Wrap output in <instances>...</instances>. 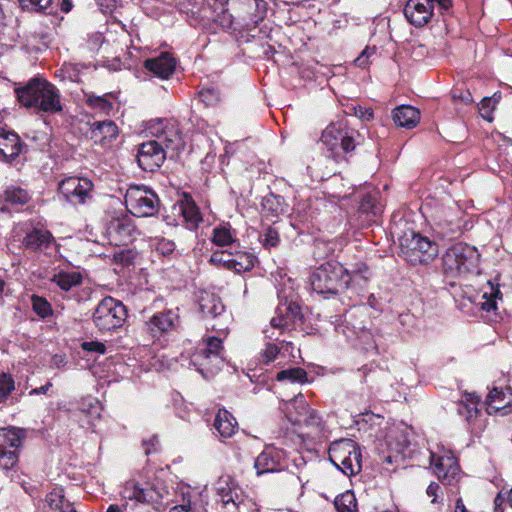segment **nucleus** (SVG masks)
Here are the masks:
<instances>
[{
	"label": "nucleus",
	"instance_id": "49530a36",
	"mask_svg": "<svg viewBox=\"0 0 512 512\" xmlns=\"http://www.w3.org/2000/svg\"><path fill=\"white\" fill-rule=\"evenodd\" d=\"M46 502L51 509L59 510V512L64 509L66 503H70L65 500L63 490L60 488H56L50 492L46 496Z\"/></svg>",
	"mask_w": 512,
	"mask_h": 512
},
{
	"label": "nucleus",
	"instance_id": "a19ab883",
	"mask_svg": "<svg viewBox=\"0 0 512 512\" xmlns=\"http://www.w3.org/2000/svg\"><path fill=\"white\" fill-rule=\"evenodd\" d=\"M15 390L13 377L5 372L0 374V404L5 403L12 391Z\"/></svg>",
	"mask_w": 512,
	"mask_h": 512
},
{
	"label": "nucleus",
	"instance_id": "603ef678",
	"mask_svg": "<svg viewBox=\"0 0 512 512\" xmlns=\"http://www.w3.org/2000/svg\"><path fill=\"white\" fill-rule=\"evenodd\" d=\"M279 347L276 344L273 343H267L265 346V349L263 351V358L265 363L272 362L279 353Z\"/></svg>",
	"mask_w": 512,
	"mask_h": 512
},
{
	"label": "nucleus",
	"instance_id": "5fc2aeb1",
	"mask_svg": "<svg viewBox=\"0 0 512 512\" xmlns=\"http://www.w3.org/2000/svg\"><path fill=\"white\" fill-rule=\"evenodd\" d=\"M82 348L85 351L96 352L99 354H104L106 351L105 345L98 341L84 342L82 344Z\"/></svg>",
	"mask_w": 512,
	"mask_h": 512
},
{
	"label": "nucleus",
	"instance_id": "bb28decb",
	"mask_svg": "<svg viewBox=\"0 0 512 512\" xmlns=\"http://www.w3.org/2000/svg\"><path fill=\"white\" fill-rule=\"evenodd\" d=\"M393 121L399 127L414 128L420 121V111L410 105H401L394 109Z\"/></svg>",
	"mask_w": 512,
	"mask_h": 512
},
{
	"label": "nucleus",
	"instance_id": "ddd939ff",
	"mask_svg": "<svg viewBox=\"0 0 512 512\" xmlns=\"http://www.w3.org/2000/svg\"><path fill=\"white\" fill-rule=\"evenodd\" d=\"M430 464L433 473L444 485H452L460 477V467L457 459L451 451L443 447L437 448V451H430Z\"/></svg>",
	"mask_w": 512,
	"mask_h": 512
},
{
	"label": "nucleus",
	"instance_id": "a18cd8bd",
	"mask_svg": "<svg viewBox=\"0 0 512 512\" xmlns=\"http://www.w3.org/2000/svg\"><path fill=\"white\" fill-rule=\"evenodd\" d=\"M260 242L266 249H271L278 246L280 243L278 230L272 226L267 227L263 234L260 236Z\"/></svg>",
	"mask_w": 512,
	"mask_h": 512
},
{
	"label": "nucleus",
	"instance_id": "13d9d810",
	"mask_svg": "<svg viewBox=\"0 0 512 512\" xmlns=\"http://www.w3.org/2000/svg\"><path fill=\"white\" fill-rule=\"evenodd\" d=\"M499 293V290H497L495 293H491L490 298H487V293L483 295V298L485 299L484 302L481 303V308L485 311H491L493 309H496V301L495 297Z\"/></svg>",
	"mask_w": 512,
	"mask_h": 512
},
{
	"label": "nucleus",
	"instance_id": "c9c22d12",
	"mask_svg": "<svg viewBox=\"0 0 512 512\" xmlns=\"http://www.w3.org/2000/svg\"><path fill=\"white\" fill-rule=\"evenodd\" d=\"M361 458V451L358 446L356 451L352 452L346 461L341 464L339 470L347 476L358 474L362 469Z\"/></svg>",
	"mask_w": 512,
	"mask_h": 512
},
{
	"label": "nucleus",
	"instance_id": "1a4fd4ad",
	"mask_svg": "<svg viewBox=\"0 0 512 512\" xmlns=\"http://www.w3.org/2000/svg\"><path fill=\"white\" fill-rule=\"evenodd\" d=\"M127 317L126 307L112 297H105L93 313V322L102 332H109L123 325Z\"/></svg>",
	"mask_w": 512,
	"mask_h": 512
},
{
	"label": "nucleus",
	"instance_id": "0e129e2a",
	"mask_svg": "<svg viewBox=\"0 0 512 512\" xmlns=\"http://www.w3.org/2000/svg\"><path fill=\"white\" fill-rule=\"evenodd\" d=\"M248 7V9L258 10L261 7H264V2L262 0H238Z\"/></svg>",
	"mask_w": 512,
	"mask_h": 512
},
{
	"label": "nucleus",
	"instance_id": "a211bd4d",
	"mask_svg": "<svg viewBox=\"0 0 512 512\" xmlns=\"http://www.w3.org/2000/svg\"><path fill=\"white\" fill-rule=\"evenodd\" d=\"M107 235L116 245H126L137 234L133 219L129 215L113 217L107 224Z\"/></svg>",
	"mask_w": 512,
	"mask_h": 512
},
{
	"label": "nucleus",
	"instance_id": "b1692460",
	"mask_svg": "<svg viewBox=\"0 0 512 512\" xmlns=\"http://www.w3.org/2000/svg\"><path fill=\"white\" fill-rule=\"evenodd\" d=\"M91 139L96 144L107 145L118 136V127L112 120L97 121L90 128Z\"/></svg>",
	"mask_w": 512,
	"mask_h": 512
},
{
	"label": "nucleus",
	"instance_id": "f8f14e48",
	"mask_svg": "<svg viewBox=\"0 0 512 512\" xmlns=\"http://www.w3.org/2000/svg\"><path fill=\"white\" fill-rule=\"evenodd\" d=\"M146 131L160 144L172 151L183 149L179 125L174 119L158 118L146 123Z\"/></svg>",
	"mask_w": 512,
	"mask_h": 512
},
{
	"label": "nucleus",
	"instance_id": "338daca9",
	"mask_svg": "<svg viewBox=\"0 0 512 512\" xmlns=\"http://www.w3.org/2000/svg\"><path fill=\"white\" fill-rule=\"evenodd\" d=\"M491 102H492L491 98H488V97L483 98L482 101H481V108H480V110L489 109Z\"/></svg>",
	"mask_w": 512,
	"mask_h": 512
},
{
	"label": "nucleus",
	"instance_id": "39448f33",
	"mask_svg": "<svg viewBox=\"0 0 512 512\" xmlns=\"http://www.w3.org/2000/svg\"><path fill=\"white\" fill-rule=\"evenodd\" d=\"M401 256L411 265H426L438 255V245L429 238L413 231L400 238Z\"/></svg>",
	"mask_w": 512,
	"mask_h": 512
},
{
	"label": "nucleus",
	"instance_id": "e433bc0d",
	"mask_svg": "<svg viewBox=\"0 0 512 512\" xmlns=\"http://www.w3.org/2000/svg\"><path fill=\"white\" fill-rule=\"evenodd\" d=\"M337 512H356L357 503L353 492L346 491L345 493L336 497L334 501Z\"/></svg>",
	"mask_w": 512,
	"mask_h": 512
},
{
	"label": "nucleus",
	"instance_id": "3c124183",
	"mask_svg": "<svg viewBox=\"0 0 512 512\" xmlns=\"http://www.w3.org/2000/svg\"><path fill=\"white\" fill-rule=\"evenodd\" d=\"M459 415L463 416L467 421H471L477 416L476 402L471 401V404H459L458 406Z\"/></svg>",
	"mask_w": 512,
	"mask_h": 512
},
{
	"label": "nucleus",
	"instance_id": "09e8293b",
	"mask_svg": "<svg viewBox=\"0 0 512 512\" xmlns=\"http://www.w3.org/2000/svg\"><path fill=\"white\" fill-rule=\"evenodd\" d=\"M19 3L23 9L43 11L51 5L52 0H19Z\"/></svg>",
	"mask_w": 512,
	"mask_h": 512
},
{
	"label": "nucleus",
	"instance_id": "bf43d9fd",
	"mask_svg": "<svg viewBox=\"0 0 512 512\" xmlns=\"http://www.w3.org/2000/svg\"><path fill=\"white\" fill-rule=\"evenodd\" d=\"M174 249H175V244L172 241L165 240V239H162L161 241H159V243L157 245V250L163 255L172 253L174 251Z\"/></svg>",
	"mask_w": 512,
	"mask_h": 512
},
{
	"label": "nucleus",
	"instance_id": "aec40b11",
	"mask_svg": "<svg viewBox=\"0 0 512 512\" xmlns=\"http://www.w3.org/2000/svg\"><path fill=\"white\" fill-rule=\"evenodd\" d=\"M179 324L180 316L178 309H169L165 312L156 313L146 323L148 331L154 337L177 329Z\"/></svg>",
	"mask_w": 512,
	"mask_h": 512
},
{
	"label": "nucleus",
	"instance_id": "473e14b6",
	"mask_svg": "<svg viewBox=\"0 0 512 512\" xmlns=\"http://www.w3.org/2000/svg\"><path fill=\"white\" fill-rule=\"evenodd\" d=\"M3 199L12 205H25L30 201L31 195L27 190L12 185L5 189Z\"/></svg>",
	"mask_w": 512,
	"mask_h": 512
},
{
	"label": "nucleus",
	"instance_id": "69168bd1",
	"mask_svg": "<svg viewBox=\"0 0 512 512\" xmlns=\"http://www.w3.org/2000/svg\"><path fill=\"white\" fill-rule=\"evenodd\" d=\"M52 386L51 382H47L45 385L43 386H40L38 388H35V389H32L30 391V394L31 395H39V394H46L47 391L50 389V387Z\"/></svg>",
	"mask_w": 512,
	"mask_h": 512
},
{
	"label": "nucleus",
	"instance_id": "0eeeda50",
	"mask_svg": "<svg viewBox=\"0 0 512 512\" xmlns=\"http://www.w3.org/2000/svg\"><path fill=\"white\" fill-rule=\"evenodd\" d=\"M358 131L350 128L343 120L333 122L322 133L321 141L333 153V157L339 156V151L351 152L356 147Z\"/></svg>",
	"mask_w": 512,
	"mask_h": 512
},
{
	"label": "nucleus",
	"instance_id": "58836bf2",
	"mask_svg": "<svg viewBox=\"0 0 512 512\" xmlns=\"http://www.w3.org/2000/svg\"><path fill=\"white\" fill-rule=\"evenodd\" d=\"M182 215L190 229H195L201 221L198 208L192 202H186L181 206Z\"/></svg>",
	"mask_w": 512,
	"mask_h": 512
},
{
	"label": "nucleus",
	"instance_id": "6e6552de",
	"mask_svg": "<svg viewBox=\"0 0 512 512\" xmlns=\"http://www.w3.org/2000/svg\"><path fill=\"white\" fill-rule=\"evenodd\" d=\"M120 495L125 502V507L128 505V501H132L135 504L151 505L156 511L164 509V493L148 482L141 483L130 479L122 486Z\"/></svg>",
	"mask_w": 512,
	"mask_h": 512
},
{
	"label": "nucleus",
	"instance_id": "f257e3e1",
	"mask_svg": "<svg viewBox=\"0 0 512 512\" xmlns=\"http://www.w3.org/2000/svg\"><path fill=\"white\" fill-rule=\"evenodd\" d=\"M199 308L205 317L214 320L210 328L218 336H208L197 345L190 355V364L205 378L214 377L222 368L225 360L223 338L227 334L231 316L226 312L220 298L210 293H203L199 298Z\"/></svg>",
	"mask_w": 512,
	"mask_h": 512
},
{
	"label": "nucleus",
	"instance_id": "052dcab7",
	"mask_svg": "<svg viewBox=\"0 0 512 512\" xmlns=\"http://www.w3.org/2000/svg\"><path fill=\"white\" fill-rule=\"evenodd\" d=\"M292 403H294V398L289 401H284L280 406V409L285 414V416L288 420H289V411L292 412V415H299V412H300L299 409L292 407V405H291Z\"/></svg>",
	"mask_w": 512,
	"mask_h": 512
},
{
	"label": "nucleus",
	"instance_id": "de8ad7c7",
	"mask_svg": "<svg viewBox=\"0 0 512 512\" xmlns=\"http://www.w3.org/2000/svg\"><path fill=\"white\" fill-rule=\"evenodd\" d=\"M209 262L214 265L223 266L229 270H232V254L226 253L225 251L214 252Z\"/></svg>",
	"mask_w": 512,
	"mask_h": 512
},
{
	"label": "nucleus",
	"instance_id": "6ab92c4d",
	"mask_svg": "<svg viewBox=\"0 0 512 512\" xmlns=\"http://www.w3.org/2000/svg\"><path fill=\"white\" fill-rule=\"evenodd\" d=\"M286 467L285 454L276 448H266L260 453L254 462V468L258 476L265 473H274L284 470Z\"/></svg>",
	"mask_w": 512,
	"mask_h": 512
},
{
	"label": "nucleus",
	"instance_id": "72a5a7b5",
	"mask_svg": "<svg viewBox=\"0 0 512 512\" xmlns=\"http://www.w3.org/2000/svg\"><path fill=\"white\" fill-rule=\"evenodd\" d=\"M109 94L98 96L94 93H85L87 105L98 112L109 115L113 109V104L108 99Z\"/></svg>",
	"mask_w": 512,
	"mask_h": 512
},
{
	"label": "nucleus",
	"instance_id": "774afa93",
	"mask_svg": "<svg viewBox=\"0 0 512 512\" xmlns=\"http://www.w3.org/2000/svg\"><path fill=\"white\" fill-rule=\"evenodd\" d=\"M455 512H467L461 499H458L456 502Z\"/></svg>",
	"mask_w": 512,
	"mask_h": 512
},
{
	"label": "nucleus",
	"instance_id": "cd10ccee",
	"mask_svg": "<svg viewBox=\"0 0 512 512\" xmlns=\"http://www.w3.org/2000/svg\"><path fill=\"white\" fill-rule=\"evenodd\" d=\"M238 423L233 415L220 409L214 420V428L222 438H230L236 431Z\"/></svg>",
	"mask_w": 512,
	"mask_h": 512
},
{
	"label": "nucleus",
	"instance_id": "dca6fc26",
	"mask_svg": "<svg viewBox=\"0 0 512 512\" xmlns=\"http://www.w3.org/2000/svg\"><path fill=\"white\" fill-rule=\"evenodd\" d=\"M165 146L156 140L144 142L138 146L137 162L144 171L153 172L158 169L166 159Z\"/></svg>",
	"mask_w": 512,
	"mask_h": 512
},
{
	"label": "nucleus",
	"instance_id": "c85d7f7f",
	"mask_svg": "<svg viewBox=\"0 0 512 512\" xmlns=\"http://www.w3.org/2000/svg\"><path fill=\"white\" fill-rule=\"evenodd\" d=\"M52 240V234L48 230L33 229L26 234L23 245L32 250H40L48 247Z\"/></svg>",
	"mask_w": 512,
	"mask_h": 512
},
{
	"label": "nucleus",
	"instance_id": "6e6d98bb",
	"mask_svg": "<svg viewBox=\"0 0 512 512\" xmlns=\"http://www.w3.org/2000/svg\"><path fill=\"white\" fill-rule=\"evenodd\" d=\"M223 28H231L233 25V16L228 10H223L220 15H218L216 20Z\"/></svg>",
	"mask_w": 512,
	"mask_h": 512
},
{
	"label": "nucleus",
	"instance_id": "423d86ee",
	"mask_svg": "<svg viewBox=\"0 0 512 512\" xmlns=\"http://www.w3.org/2000/svg\"><path fill=\"white\" fill-rule=\"evenodd\" d=\"M478 261L479 254L475 247L457 243L449 247L443 254V271L446 275L454 277L474 269Z\"/></svg>",
	"mask_w": 512,
	"mask_h": 512
},
{
	"label": "nucleus",
	"instance_id": "9d476101",
	"mask_svg": "<svg viewBox=\"0 0 512 512\" xmlns=\"http://www.w3.org/2000/svg\"><path fill=\"white\" fill-rule=\"evenodd\" d=\"M124 202L127 210L137 217H151L158 212L157 195L144 186H130L126 191Z\"/></svg>",
	"mask_w": 512,
	"mask_h": 512
},
{
	"label": "nucleus",
	"instance_id": "7ed1b4c3",
	"mask_svg": "<svg viewBox=\"0 0 512 512\" xmlns=\"http://www.w3.org/2000/svg\"><path fill=\"white\" fill-rule=\"evenodd\" d=\"M218 500L216 512H259L257 504L244 495L236 481L228 475L221 476L215 482Z\"/></svg>",
	"mask_w": 512,
	"mask_h": 512
},
{
	"label": "nucleus",
	"instance_id": "393cba45",
	"mask_svg": "<svg viewBox=\"0 0 512 512\" xmlns=\"http://www.w3.org/2000/svg\"><path fill=\"white\" fill-rule=\"evenodd\" d=\"M21 152L19 136L12 131L0 130V160L10 161Z\"/></svg>",
	"mask_w": 512,
	"mask_h": 512
},
{
	"label": "nucleus",
	"instance_id": "864d4df0",
	"mask_svg": "<svg viewBox=\"0 0 512 512\" xmlns=\"http://www.w3.org/2000/svg\"><path fill=\"white\" fill-rule=\"evenodd\" d=\"M375 53V49H370L369 47L365 48L362 53L354 60L355 65L361 68H364L369 63V58L372 54Z\"/></svg>",
	"mask_w": 512,
	"mask_h": 512
},
{
	"label": "nucleus",
	"instance_id": "680f3d73",
	"mask_svg": "<svg viewBox=\"0 0 512 512\" xmlns=\"http://www.w3.org/2000/svg\"><path fill=\"white\" fill-rule=\"evenodd\" d=\"M432 10L436 5L440 11H446L452 6V0H429Z\"/></svg>",
	"mask_w": 512,
	"mask_h": 512
},
{
	"label": "nucleus",
	"instance_id": "8fccbe9b",
	"mask_svg": "<svg viewBox=\"0 0 512 512\" xmlns=\"http://www.w3.org/2000/svg\"><path fill=\"white\" fill-rule=\"evenodd\" d=\"M199 99L206 106H213L219 101V93L214 88H204L199 92Z\"/></svg>",
	"mask_w": 512,
	"mask_h": 512
},
{
	"label": "nucleus",
	"instance_id": "ea45409f",
	"mask_svg": "<svg viewBox=\"0 0 512 512\" xmlns=\"http://www.w3.org/2000/svg\"><path fill=\"white\" fill-rule=\"evenodd\" d=\"M31 304L33 311L43 319L53 313L51 304L43 297L33 295L31 297Z\"/></svg>",
	"mask_w": 512,
	"mask_h": 512
},
{
	"label": "nucleus",
	"instance_id": "20e7f679",
	"mask_svg": "<svg viewBox=\"0 0 512 512\" xmlns=\"http://www.w3.org/2000/svg\"><path fill=\"white\" fill-rule=\"evenodd\" d=\"M312 290L321 295H335L350 285L348 270L339 262H326L309 278Z\"/></svg>",
	"mask_w": 512,
	"mask_h": 512
},
{
	"label": "nucleus",
	"instance_id": "9b49d317",
	"mask_svg": "<svg viewBox=\"0 0 512 512\" xmlns=\"http://www.w3.org/2000/svg\"><path fill=\"white\" fill-rule=\"evenodd\" d=\"M25 438V429L0 428V469L9 470L17 464Z\"/></svg>",
	"mask_w": 512,
	"mask_h": 512
},
{
	"label": "nucleus",
	"instance_id": "5701e85b",
	"mask_svg": "<svg viewBox=\"0 0 512 512\" xmlns=\"http://www.w3.org/2000/svg\"><path fill=\"white\" fill-rule=\"evenodd\" d=\"M144 66L155 76L168 79L174 73L176 61L169 53L165 52L158 57L145 60Z\"/></svg>",
	"mask_w": 512,
	"mask_h": 512
},
{
	"label": "nucleus",
	"instance_id": "f03ea898",
	"mask_svg": "<svg viewBox=\"0 0 512 512\" xmlns=\"http://www.w3.org/2000/svg\"><path fill=\"white\" fill-rule=\"evenodd\" d=\"M18 101L38 112L56 114L63 111L59 90L44 78L30 79L23 87L15 89Z\"/></svg>",
	"mask_w": 512,
	"mask_h": 512
},
{
	"label": "nucleus",
	"instance_id": "4d7b16f0",
	"mask_svg": "<svg viewBox=\"0 0 512 512\" xmlns=\"http://www.w3.org/2000/svg\"><path fill=\"white\" fill-rule=\"evenodd\" d=\"M354 114L356 117L364 121H369L373 118V110L367 107H355Z\"/></svg>",
	"mask_w": 512,
	"mask_h": 512
},
{
	"label": "nucleus",
	"instance_id": "4c0bfd02",
	"mask_svg": "<svg viewBox=\"0 0 512 512\" xmlns=\"http://www.w3.org/2000/svg\"><path fill=\"white\" fill-rule=\"evenodd\" d=\"M350 277V284L357 285L360 289H363L369 279L368 267L361 263L356 266V269L348 270Z\"/></svg>",
	"mask_w": 512,
	"mask_h": 512
},
{
	"label": "nucleus",
	"instance_id": "412c9836",
	"mask_svg": "<svg viewBox=\"0 0 512 512\" xmlns=\"http://www.w3.org/2000/svg\"><path fill=\"white\" fill-rule=\"evenodd\" d=\"M101 412V403L95 398L87 397L80 401L73 416L77 419L81 427L90 429L95 426V421L100 418Z\"/></svg>",
	"mask_w": 512,
	"mask_h": 512
},
{
	"label": "nucleus",
	"instance_id": "f3484780",
	"mask_svg": "<svg viewBox=\"0 0 512 512\" xmlns=\"http://www.w3.org/2000/svg\"><path fill=\"white\" fill-rule=\"evenodd\" d=\"M292 407L299 409V415H292L289 411V421L293 425L305 426L310 429L308 434H318L322 428V419L315 410L309 408V405L302 394L294 397Z\"/></svg>",
	"mask_w": 512,
	"mask_h": 512
},
{
	"label": "nucleus",
	"instance_id": "4be33fe9",
	"mask_svg": "<svg viewBox=\"0 0 512 512\" xmlns=\"http://www.w3.org/2000/svg\"><path fill=\"white\" fill-rule=\"evenodd\" d=\"M406 19L416 27L426 25L433 16L429 0H408L404 7Z\"/></svg>",
	"mask_w": 512,
	"mask_h": 512
},
{
	"label": "nucleus",
	"instance_id": "4468645a",
	"mask_svg": "<svg viewBox=\"0 0 512 512\" xmlns=\"http://www.w3.org/2000/svg\"><path fill=\"white\" fill-rule=\"evenodd\" d=\"M300 318L301 309L297 303L291 301L280 304L270 321V328L264 331L266 338L278 340L279 336L285 330L291 329Z\"/></svg>",
	"mask_w": 512,
	"mask_h": 512
},
{
	"label": "nucleus",
	"instance_id": "2f4dec72",
	"mask_svg": "<svg viewBox=\"0 0 512 512\" xmlns=\"http://www.w3.org/2000/svg\"><path fill=\"white\" fill-rule=\"evenodd\" d=\"M436 232L442 238L454 239L461 234L460 222L454 219H439L436 223Z\"/></svg>",
	"mask_w": 512,
	"mask_h": 512
},
{
	"label": "nucleus",
	"instance_id": "e2e57ef3",
	"mask_svg": "<svg viewBox=\"0 0 512 512\" xmlns=\"http://www.w3.org/2000/svg\"><path fill=\"white\" fill-rule=\"evenodd\" d=\"M439 490L440 486L436 482H431L430 485L427 487L426 493L429 497H432V503L437 502Z\"/></svg>",
	"mask_w": 512,
	"mask_h": 512
},
{
	"label": "nucleus",
	"instance_id": "c756f323",
	"mask_svg": "<svg viewBox=\"0 0 512 512\" xmlns=\"http://www.w3.org/2000/svg\"><path fill=\"white\" fill-rule=\"evenodd\" d=\"M511 395H507L503 390L498 388L492 389L487 396V412L494 414L502 412L503 415L508 413L507 400Z\"/></svg>",
	"mask_w": 512,
	"mask_h": 512
},
{
	"label": "nucleus",
	"instance_id": "79ce46f5",
	"mask_svg": "<svg viewBox=\"0 0 512 512\" xmlns=\"http://www.w3.org/2000/svg\"><path fill=\"white\" fill-rule=\"evenodd\" d=\"M375 201L374 197L367 195L361 202L360 212L367 215L368 221H374V218L381 213V207Z\"/></svg>",
	"mask_w": 512,
	"mask_h": 512
},
{
	"label": "nucleus",
	"instance_id": "37998d69",
	"mask_svg": "<svg viewBox=\"0 0 512 512\" xmlns=\"http://www.w3.org/2000/svg\"><path fill=\"white\" fill-rule=\"evenodd\" d=\"M212 241L217 246H227L234 242V238L228 227L221 226L214 228Z\"/></svg>",
	"mask_w": 512,
	"mask_h": 512
},
{
	"label": "nucleus",
	"instance_id": "c03bdc74",
	"mask_svg": "<svg viewBox=\"0 0 512 512\" xmlns=\"http://www.w3.org/2000/svg\"><path fill=\"white\" fill-rule=\"evenodd\" d=\"M306 376L307 374L302 368H291L278 372L276 378L278 381L304 382Z\"/></svg>",
	"mask_w": 512,
	"mask_h": 512
},
{
	"label": "nucleus",
	"instance_id": "7c9ffc66",
	"mask_svg": "<svg viewBox=\"0 0 512 512\" xmlns=\"http://www.w3.org/2000/svg\"><path fill=\"white\" fill-rule=\"evenodd\" d=\"M55 283L63 291H69L73 287L79 286L82 282V276L79 272H60L52 278Z\"/></svg>",
	"mask_w": 512,
	"mask_h": 512
},
{
	"label": "nucleus",
	"instance_id": "2eb2a0df",
	"mask_svg": "<svg viewBox=\"0 0 512 512\" xmlns=\"http://www.w3.org/2000/svg\"><path fill=\"white\" fill-rule=\"evenodd\" d=\"M93 183L85 177L69 176L58 183V191L72 205L84 204L91 198Z\"/></svg>",
	"mask_w": 512,
	"mask_h": 512
},
{
	"label": "nucleus",
	"instance_id": "f704fd0d",
	"mask_svg": "<svg viewBox=\"0 0 512 512\" xmlns=\"http://www.w3.org/2000/svg\"><path fill=\"white\" fill-rule=\"evenodd\" d=\"M255 256L249 252H237L232 256V270L237 273L246 272L254 267Z\"/></svg>",
	"mask_w": 512,
	"mask_h": 512
},
{
	"label": "nucleus",
	"instance_id": "a878e982",
	"mask_svg": "<svg viewBox=\"0 0 512 512\" xmlns=\"http://www.w3.org/2000/svg\"><path fill=\"white\" fill-rule=\"evenodd\" d=\"M358 444L352 439H340L331 443L329 447V459L339 469L350 454L356 451Z\"/></svg>",
	"mask_w": 512,
	"mask_h": 512
}]
</instances>
